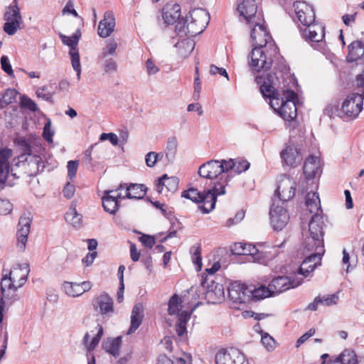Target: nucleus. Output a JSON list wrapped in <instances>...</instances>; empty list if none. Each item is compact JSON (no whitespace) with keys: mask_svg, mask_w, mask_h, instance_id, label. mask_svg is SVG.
<instances>
[{"mask_svg":"<svg viewBox=\"0 0 364 364\" xmlns=\"http://www.w3.org/2000/svg\"><path fill=\"white\" fill-rule=\"evenodd\" d=\"M257 9L255 0H243L237 6L240 16L244 17L248 24H253L255 21L261 19L256 15Z\"/></svg>","mask_w":364,"mask_h":364,"instance_id":"412c9836","label":"nucleus"},{"mask_svg":"<svg viewBox=\"0 0 364 364\" xmlns=\"http://www.w3.org/2000/svg\"><path fill=\"white\" fill-rule=\"evenodd\" d=\"M65 220L72 224L74 227H79L81 225L82 216L77 213L75 208H70L65 215Z\"/></svg>","mask_w":364,"mask_h":364,"instance_id":"c03bdc74","label":"nucleus"},{"mask_svg":"<svg viewBox=\"0 0 364 364\" xmlns=\"http://www.w3.org/2000/svg\"><path fill=\"white\" fill-rule=\"evenodd\" d=\"M139 241L148 248H151L156 243L155 238L153 236L143 234L139 237Z\"/></svg>","mask_w":364,"mask_h":364,"instance_id":"69168bd1","label":"nucleus"},{"mask_svg":"<svg viewBox=\"0 0 364 364\" xmlns=\"http://www.w3.org/2000/svg\"><path fill=\"white\" fill-rule=\"evenodd\" d=\"M338 297L336 294L325 295L321 297V304L323 306H331L336 304Z\"/></svg>","mask_w":364,"mask_h":364,"instance_id":"680f3d73","label":"nucleus"},{"mask_svg":"<svg viewBox=\"0 0 364 364\" xmlns=\"http://www.w3.org/2000/svg\"><path fill=\"white\" fill-rule=\"evenodd\" d=\"M302 36L304 38L312 43H321L325 36L324 27L314 22L310 23L309 26H306V28L302 31Z\"/></svg>","mask_w":364,"mask_h":364,"instance_id":"b1692460","label":"nucleus"},{"mask_svg":"<svg viewBox=\"0 0 364 364\" xmlns=\"http://www.w3.org/2000/svg\"><path fill=\"white\" fill-rule=\"evenodd\" d=\"M146 187L143 184L131 183L126 187V198L129 199H142L146 193Z\"/></svg>","mask_w":364,"mask_h":364,"instance_id":"2f4dec72","label":"nucleus"},{"mask_svg":"<svg viewBox=\"0 0 364 364\" xmlns=\"http://www.w3.org/2000/svg\"><path fill=\"white\" fill-rule=\"evenodd\" d=\"M272 65V59L267 57L263 48L254 47L250 53L249 65L254 73L267 72Z\"/></svg>","mask_w":364,"mask_h":364,"instance_id":"1a4fd4ad","label":"nucleus"},{"mask_svg":"<svg viewBox=\"0 0 364 364\" xmlns=\"http://www.w3.org/2000/svg\"><path fill=\"white\" fill-rule=\"evenodd\" d=\"M178 178L176 177H168L166 174H164L159 179L157 185V189L159 193L162 192L164 188L168 191H175L178 187Z\"/></svg>","mask_w":364,"mask_h":364,"instance_id":"f704fd0d","label":"nucleus"},{"mask_svg":"<svg viewBox=\"0 0 364 364\" xmlns=\"http://www.w3.org/2000/svg\"><path fill=\"white\" fill-rule=\"evenodd\" d=\"M348 62H355L356 67L360 68L361 73L356 77V85L358 87H364V46L359 41L352 42L348 46V54L346 57Z\"/></svg>","mask_w":364,"mask_h":364,"instance_id":"423d86ee","label":"nucleus"},{"mask_svg":"<svg viewBox=\"0 0 364 364\" xmlns=\"http://www.w3.org/2000/svg\"><path fill=\"white\" fill-rule=\"evenodd\" d=\"M114 193V190L111 191H105L104 196L102 198V206L105 211L114 215L119 208V203L117 200V197L114 195H111V193Z\"/></svg>","mask_w":364,"mask_h":364,"instance_id":"c85d7f7f","label":"nucleus"},{"mask_svg":"<svg viewBox=\"0 0 364 364\" xmlns=\"http://www.w3.org/2000/svg\"><path fill=\"white\" fill-rule=\"evenodd\" d=\"M122 345V337L108 338L102 343V348L105 350L114 357L119 355V349Z\"/></svg>","mask_w":364,"mask_h":364,"instance_id":"7c9ffc66","label":"nucleus"},{"mask_svg":"<svg viewBox=\"0 0 364 364\" xmlns=\"http://www.w3.org/2000/svg\"><path fill=\"white\" fill-rule=\"evenodd\" d=\"M54 134V132H53L50 129V122L48 121L45 124L43 128V136L45 140H46L48 143L53 142V136Z\"/></svg>","mask_w":364,"mask_h":364,"instance_id":"e2e57ef3","label":"nucleus"},{"mask_svg":"<svg viewBox=\"0 0 364 364\" xmlns=\"http://www.w3.org/2000/svg\"><path fill=\"white\" fill-rule=\"evenodd\" d=\"M283 164L289 167H296L300 164L303 156L299 145L287 144L280 152Z\"/></svg>","mask_w":364,"mask_h":364,"instance_id":"2eb2a0df","label":"nucleus"},{"mask_svg":"<svg viewBox=\"0 0 364 364\" xmlns=\"http://www.w3.org/2000/svg\"><path fill=\"white\" fill-rule=\"evenodd\" d=\"M296 183L289 178L280 181L274 196L273 203L279 201L286 202L295 195Z\"/></svg>","mask_w":364,"mask_h":364,"instance_id":"aec40b11","label":"nucleus"},{"mask_svg":"<svg viewBox=\"0 0 364 364\" xmlns=\"http://www.w3.org/2000/svg\"><path fill=\"white\" fill-rule=\"evenodd\" d=\"M21 104L23 107H26L31 111L35 112L37 110V105L30 98L26 96H23L21 98Z\"/></svg>","mask_w":364,"mask_h":364,"instance_id":"bf43d9fd","label":"nucleus"},{"mask_svg":"<svg viewBox=\"0 0 364 364\" xmlns=\"http://www.w3.org/2000/svg\"><path fill=\"white\" fill-rule=\"evenodd\" d=\"M31 219L29 216H21L19 219L18 230H17V240L18 247L23 250L26 248V245L28 241V236L30 232Z\"/></svg>","mask_w":364,"mask_h":364,"instance_id":"5701e85b","label":"nucleus"},{"mask_svg":"<svg viewBox=\"0 0 364 364\" xmlns=\"http://www.w3.org/2000/svg\"><path fill=\"white\" fill-rule=\"evenodd\" d=\"M162 17L167 24H173L179 19L181 7L178 4H167L162 10Z\"/></svg>","mask_w":364,"mask_h":364,"instance_id":"cd10ccee","label":"nucleus"},{"mask_svg":"<svg viewBox=\"0 0 364 364\" xmlns=\"http://www.w3.org/2000/svg\"><path fill=\"white\" fill-rule=\"evenodd\" d=\"M78 166H79V161L77 160L69 161L68 162V165H67L68 176L69 177V178L71 181H73V178L76 176Z\"/></svg>","mask_w":364,"mask_h":364,"instance_id":"6e6d98bb","label":"nucleus"},{"mask_svg":"<svg viewBox=\"0 0 364 364\" xmlns=\"http://www.w3.org/2000/svg\"><path fill=\"white\" fill-rule=\"evenodd\" d=\"M75 191V186L70 183H67L63 188V195L67 198H70L74 196Z\"/></svg>","mask_w":364,"mask_h":364,"instance_id":"774afa93","label":"nucleus"},{"mask_svg":"<svg viewBox=\"0 0 364 364\" xmlns=\"http://www.w3.org/2000/svg\"><path fill=\"white\" fill-rule=\"evenodd\" d=\"M181 307V299L177 294L173 295L168 301V314L170 315L178 314Z\"/></svg>","mask_w":364,"mask_h":364,"instance_id":"de8ad7c7","label":"nucleus"},{"mask_svg":"<svg viewBox=\"0 0 364 364\" xmlns=\"http://www.w3.org/2000/svg\"><path fill=\"white\" fill-rule=\"evenodd\" d=\"M321 173L320 160L316 156H310L304 162V174L306 179H312Z\"/></svg>","mask_w":364,"mask_h":364,"instance_id":"a878e982","label":"nucleus"},{"mask_svg":"<svg viewBox=\"0 0 364 364\" xmlns=\"http://www.w3.org/2000/svg\"><path fill=\"white\" fill-rule=\"evenodd\" d=\"M81 288L80 283L65 282L63 284V289L69 296L77 297L82 295Z\"/></svg>","mask_w":364,"mask_h":364,"instance_id":"4c0bfd02","label":"nucleus"},{"mask_svg":"<svg viewBox=\"0 0 364 364\" xmlns=\"http://www.w3.org/2000/svg\"><path fill=\"white\" fill-rule=\"evenodd\" d=\"M144 318V308L141 304L134 305L131 315V326L127 331V334L134 333L141 324Z\"/></svg>","mask_w":364,"mask_h":364,"instance_id":"c756f323","label":"nucleus"},{"mask_svg":"<svg viewBox=\"0 0 364 364\" xmlns=\"http://www.w3.org/2000/svg\"><path fill=\"white\" fill-rule=\"evenodd\" d=\"M364 99V89L362 93H352L349 95L343 101L340 116L341 117H346L353 119L358 117L363 109Z\"/></svg>","mask_w":364,"mask_h":364,"instance_id":"0eeeda50","label":"nucleus"},{"mask_svg":"<svg viewBox=\"0 0 364 364\" xmlns=\"http://www.w3.org/2000/svg\"><path fill=\"white\" fill-rule=\"evenodd\" d=\"M90 335L88 333H86L83 338V343L86 346L87 349L89 351L94 350L96 346L98 345L100 339L97 338L96 336L92 338V341L89 343Z\"/></svg>","mask_w":364,"mask_h":364,"instance_id":"864d4df0","label":"nucleus"},{"mask_svg":"<svg viewBox=\"0 0 364 364\" xmlns=\"http://www.w3.org/2000/svg\"><path fill=\"white\" fill-rule=\"evenodd\" d=\"M250 287H251V294L250 297H251V301H257L265 298L272 296L271 294V290H269L268 287L264 285H254L250 284Z\"/></svg>","mask_w":364,"mask_h":364,"instance_id":"473e14b6","label":"nucleus"},{"mask_svg":"<svg viewBox=\"0 0 364 364\" xmlns=\"http://www.w3.org/2000/svg\"><path fill=\"white\" fill-rule=\"evenodd\" d=\"M296 17L303 26H309L315 21L314 9L305 1H296L293 4Z\"/></svg>","mask_w":364,"mask_h":364,"instance_id":"f3484780","label":"nucleus"},{"mask_svg":"<svg viewBox=\"0 0 364 364\" xmlns=\"http://www.w3.org/2000/svg\"><path fill=\"white\" fill-rule=\"evenodd\" d=\"M47 90L46 87V86H43L41 87H39L37 90H36V95L38 97L40 98H42L43 100H46V101H48V102H53V99H52V94L50 93V92H47L46 93L45 91Z\"/></svg>","mask_w":364,"mask_h":364,"instance_id":"338daca9","label":"nucleus"},{"mask_svg":"<svg viewBox=\"0 0 364 364\" xmlns=\"http://www.w3.org/2000/svg\"><path fill=\"white\" fill-rule=\"evenodd\" d=\"M283 85L274 73H269L264 76V81L260 86L262 95L269 98L271 107L284 120H292L297 115L295 100L297 94L287 87L283 80Z\"/></svg>","mask_w":364,"mask_h":364,"instance_id":"f257e3e1","label":"nucleus"},{"mask_svg":"<svg viewBox=\"0 0 364 364\" xmlns=\"http://www.w3.org/2000/svg\"><path fill=\"white\" fill-rule=\"evenodd\" d=\"M115 27V18L112 11H107L104 14L98 26V35L101 38H107L114 31Z\"/></svg>","mask_w":364,"mask_h":364,"instance_id":"393cba45","label":"nucleus"},{"mask_svg":"<svg viewBox=\"0 0 364 364\" xmlns=\"http://www.w3.org/2000/svg\"><path fill=\"white\" fill-rule=\"evenodd\" d=\"M189 20V29L191 36L201 33L210 21L209 13L203 9L196 8L190 11V16L187 17Z\"/></svg>","mask_w":364,"mask_h":364,"instance_id":"6e6552de","label":"nucleus"},{"mask_svg":"<svg viewBox=\"0 0 364 364\" xmlns=\"http://www.w3.org/2000/svg\"><path fill=\"white\" fill-rule=\"evenodd\" d=\"M23 23L21 21H6L4 25V31L9 36L14 35L18 29H21V25Z\"/></svg>","mask_w":364,"mask_h":364,"instance_id":"a18cd8bd","label":"nucleus"},{"mask_svg":"<svg viewBox=\"0 0 364 364\" xmlns=\"http://www.w3.org/2000/svg\"><path fill=\"white\" fill-rule=\"evenodd\" d=\"M230 177L228 174H223L219 180L214 183L213 188L208 189L214 196L215 203L218 196L225 194V187L228 186Z\"/></svg>","mask_w":364,"mask_h":364,"instance_id":"c9c22d12","label":"nucleus"},{"mask_svg":"<svg viewBox=\"0 0 364 364\" xmlns=\"http://www.w3.org/2000/svg\"><path fill=\"white\" fill-rule=\"evenodd\" d=\"M30 269L28 264H17L9 272L3 275L1 282V292L3 296L9 297L7 291L15 292L26 283Z\"/></svg>","mask_w":364,"mask_h":364,"instance_id":"20e7f679","label":"nucleus"},{"mask_svg":"<svg viewBox=\"0 0 364 364\" xmlns=\"http://www.w3.org/2000/svg\"><path fill=\"white\" fill-rule=\"evenodd\" d=\"M13 208L11 203L6 199H0V214L7 215L11 213Z\"/></svg>","mask_w":364,"mask_h":364,"instance_id":"13d9d810","label":"nucleus"},{"mask_svg":"<svg viewBox=\"0 0 364 364\" xmlns=\"http://www.w3.org/2000/svg\"><path fill=\"white\" fill-rule=\"evenodd\" d=\"M235 254L237 255H252L255 256L258 253V250L255 245L252 244H245V243H237L235 245Z\"/></svg>","mask_w":364,"mask_h":364,"instance_id":"58836bf2","label":"nucleus"},{"mask_svg":"<svg viewBox=\"0 0 364 364\" xmlns=\"http://www.w3.org/2000/svg\"><path fill=\"white\" fill-rule=\"evenodd\" d=\"M189 20L188 18L186 19H180L176 22L175 26V32L179 37L183 38L191 35V30L189 29Z\"/></svg>","mask_w":364,"mask_h":364,"instance_id":"a19ab883","label":"nucleus"},{"mask_svg":"<svg viewBox=\"0 0 364 364\" xmlns=\"http://www.w3.org/2000/svg\"><path fill=\"white\" fill-rule=\"evenodd\" d=\"M303 279L299 277L279 276L269 284V289L272 296L282 293L289 289L296 288L301 284Z\"/></svg>","mask_w":364,"mask_h":364,"instance_id":"9b49d317","label":"nucleus"},{"mask_svg":"<svg viewBox=\"0 0 364 364\" xmlns=\"http://www.w3.org/2000/svg\"><path fill=\"white\" fill-rule=\"evenodd\" d=\"M18 92L15 89H7L1 99H0V107L4 108L9 104H11L16 101V95Z\"/></svg>","mask_w":364,"mask_h":364,"instance_id":"37998d69","label":"nucleus"},{"mask_svg":"<svg viewBox=\"0 0 364 364\" xmlns=\"http://www.w3.org/2000/svg\"><path fill=\"white\" fill-rule=\"evenodd\" d=\"M270 223L274 230H282L288 223L289 216L284 207L273 203L270 211Z\"/></svg>","mask_w":364,"mask_h":364,"instance_id":"a211bd4d","label":"nucleus"},{"mask_svg":"<svg viewBox=\"0 0 364 364\" xmlns=\"http://www.w3.org/2000/svg\"><path fill=\"white\" fill-rule=\"evenodd\" d=\"M263 19L255 21L251 28L250 38L252 41V46L257 48H266L269 43H271L272 37L267 31L266 27L263 24Z\"/></svg>","mask_w":364,"mask_h":364,"instance_id":"f8f14e48","label":"nucleus"},{"mask_svg":"<svg viewBox=\"0 0 364 364\" xmlns=\"http://www.w3.org/2000/svg\"><path fill=\"white\" fill-rule=\"evenodd\" d=\"M12 150L8 148H4L0 150V185H4L10 176L14 178L20 177L14 168H11V170L9 169L8 160L12 156Z\"/></svg>","mask_w":364,"mask_h":364,"instance_id":"dca6fc26","label":"nucleus"},{"mask_svg":"<svg viewBox=\"0 0 364 364\" xmlns=\"http://www.w3.org/2000/svg\"><path fill=\"white\" fill-rule=\"evenodd\" d=\"M181 197L196 203H203L198 208L203 213H209L215 208L214 196L210 191L200 192L197 188H190L182 192Z\"/></svg>","mask_w":364,"mask_h":364,"instance_id":"39448f33","label":"nucleus"},{"mask_svg":"<svg viewBox=\"0 0 364 364\" xmlns=\"http://www.w3.org/2000/svg\"><path fill=\"white\" fill-rule=\"evenodd\" d=\"M198 173L201 178L208 179H213L218 177L220 174L223 173L220 161L210 160L203 164L200 166Z\"/></svg>","mask_w":364,"mask_h":364,"instance_id":"4be33fe9","label":"nucleus"},{"mask_svg":"<svg viewBox=\"0 0 364 364\" xmlns=\"http://www.w3.org/2000/svg\"><path fill=\"white\" fill-rule=\"evenodd\" d=\"M230 299L235 304H245L251 301V287L245 284L234 282L228 289Z\"/></svg>","mask_w":364,"mask_h":364,"instance_id":"4468645a","label":"nucleus"},{"mask_svg":"<svg viewBox=\"0 0 364 364\" xmlns=\"http://www.w3.org/2000/svg\"><path fill=\"white\" fill-rule=\"evenodd\" d=\"M160 156H163V154L156 153L154 151H150L146 154L145 156V162L147 166L154 167L156 161L159 159Z\"/></svg>","mask_w":364,"mask_h":364,"instance_id":"5fc2aeb1","label":"nucleus"},{"mask_svg":"<svg viewBox=\"0 0 364 364\" xmlns=\"http://www.w3.org/2000/svg\"><path fill=\"white\" fill-rule=\"evenodd\" d=\"M60 38L62 41V42L68 46L70 48V50H76L77 49V38L75 37H70L67 36L65 35H63L62 33H60Z\"/></svg>","mask_w":364,"mask_h":364,"instance_id":"4d7b16f0","label":"nucleus"},{"mask_svg":"<svg viewBox=\"0 0 364 364\" xmlns=\"http://www.w3.org/2000/svg\"><path fill=\"white\" fill-rule=\"evenodd\" d=\"M69 54L71 58L72 66L74 70L77 73V80H80L81 75V65L80 61L79 52L77 49H76L73 50H70Z\"/></svg>","mask_w":364,"mask_h":364,"instance_id":"49530a36","label":"nucleus"},{"mask_svg":"<svg viewBox=\"0 0 364 364\" xmlns=\"http://www.w3.org/2000/svg\"><path fill=\"white\" fill-rule=\"evenodd\" d=\"M216 364H249L245 355L238 349H221L215 356Z\"/></svg>","mask_w":364,"mask_h":364,"instance_id":"ddd939ff","label":"nucleus"},{"mask_svg":"<svg viewBox=\"0 0 364 364\" xmlns=\"http://www.w3.org/2000/svg\"><path fill=\"white\" fill-rule=\"evenodd\" d=\"M336 362L340 364H358V360L354 351L346 349L336 358Z\"/></svg>","mask_w":364,"mask_h":364,"instance_id":"ea45409f","label":"nucleus"},{"mask_svg":"<svg viewBox=\"0 0 364 364\" xmlns=\"http://www.w3.org/2000/svg\"><path fill=\"white\" fill-rule=\"evenodd\" d=\"M179 46V54L181 56L186 58L191 54L194 48V45L189 41H183L178 42L175 46Z\"/></svg>","mask_w":364,"mask_h":364,"instance_id":"09e8293b","label":"nucleus"},{"mask_svg":"<svg viewBox=\"0 0 364 364\" xmlns=\"http://www.w3.org/2000/svg\"><path fill=\"white\" fill-rule=\"evenodd\" d=\"M304 252H311L303 261L299 269V274L307 277L321 264V256L324 252L323 239L306 234L302 242Z\"/></svg>","mask_w":364,"mask_h":364,"instance_id":"7ed1b4c3","label":"nucleus"},{"mask_svg":"<svg viewBox=\"0 0 364 364\" xmlns=\"http://www.w3.org/2000/svg\"><path fill=\"white\" fill-rule=\"evenodd\" d=\"M325 226L323 217L319 213L314 214L309 223L307 234L323 239V227Z\"/></svg>","mask_w":364,"mask_h":364,"instance_id":"bb28decb","label":"nucleus"},{"mask_svg":"<svg viewBox=\"0 0 364 364\" xmlns=\"http://www.w3.org/2000/svg\"><path fill=\"white\" fill-rule=\"evenodd\" d=\"M306 205L311 213L321 215V201L318 193L309 192L306 196Z\"/></svg>","mask_w":364,"mask_h":364,"instance_id":"72a5a7b5","label":"nucleus"},{"mask_svg":"<svg viewBox=\"0 0 364 364\" xmlns=\"http://www.w3.org/2000/svg\"><path fill=\"white\" fill-rule=\"evenodd\" d=\"M178 147V141L176 137L172 136L168 138L167 146L166 149V157L169 162H172L176 156Z\"/></svg>","mask_w":364,"mask_h":364,"instance_id":"79ce46f5","label":"nucleus"},{"mask_svg":"<svg viewBox=\"0 0 364 364\" xmlns=\"http://www.w3.org/2000/svg\"><path fill=\"white\" fill-rule=\"evenodd\" d=\"M261 341L268 351H272L274 349L276 342L268 333H264L262 335Z\"/></svg>","mask_w":364,"mask_h":364,"instance_id":"3c124183","label":"nucleus"},{"mask_svg":"<svg viewBox=\"0 0 364 364\" xmlns=\"http://www.w3.org/2000/svg\"><path fill=\"white\" fill-rule=\"evenodd\" d=\"M117 46V43L114 39H109L106 46L102 49L101 58H105L108 55H114Z\"/></svg>","mask_w":364,"mask_h":364,"instance_id":"8fccbe9b","label":"nucleus"},{"mask_svg":"<svg viewBox=\"0 0 364 364\" xmlns=\"http://www.w3.org/2000/svg\"><path fill=\"white\" fill-rule=\"evenodd\" d=\"M201 284L206 288L205 297L208 302L217 304L222 302L225 299V290L223 285L215 282L213 279L203 277Z\"/></svg>","mask_w":364,"mask_h":364,"instance_id":"9d476101","label":"nucleus"},{"mask_svg":"<svg viewBox=\"0 0 364 364\" xmlns=\"http://www.w3.org/2000/svg\"><path fill=\"white\" fill-rule=\"evenodd\" d=\"M1 65L2 70L7 73L9 76H13L14 71L12 70L11 65L9 63V58L6 55H3L1 58Z\"/></svg>","mask_w":364,"mask_h":364,"instance_id":"052dcab7","label":"nucleus"},{"mask_svg":"<svg viewBox=\"0 0 364 364\" xmlns=\"http://www.w3.org/2000/svg\"><path fill=\"white\" fill-rule=\"evenodd\" d=\"M234 172L238 174L247 171L250 167V163L246 160L234 159Z\"/></svg>","mask_w":364,"mask_h":364,"instance_id":"603ef678","label":"nucleus"},{"mask_svg":"<svg viewBox=\"0 0 364 364\" xmlns=\"http://www.w3.org/2000/svg\"><path fill=\"white\" fill-rule=\"evenodd\" d=\"M22 154L18 157L17 165L21 168L24 173L32 176L43 171L44 161L40 157L42 146L40 139H21L19 140Z\"/></svg>","mask_w":364,"mask_h":364,"instance_id":"f03ea898","label":"nucleus"},{"mask_svg":"<svg viewBox=\"0 0 364 364\" xmlns=\"http://www.w3.org/2000/svg\"><path fill=\"white\" fill-rule=\"evenodd\" d=\"M4 18L5 21L23 20L20 13V9L17 5V0H14V5H11L6 8Z\"/></svg>","mask_w":364,"mask_h":364,"instance_id":"e433bc0d","label":"nucleus"},{"mask_svg":"<svg viewBox=\"0 0 364 364\" xmlns=\"http://www.w3.org/2000/svg\"><path fill=\"white\" fill-rule=\"evenodd\" d=\"M221 169H223V173H227L229 171H234V166H235L234 163V159L225 160L223 159L220 161Z\"/></svg>","mask_w":364,"mask_h":364,"instance_id":"0e129e2a","label":"nucleus"},{"mask_svg":"<svg viewBox=\"0 0 364 364\" xmlns=\"http://www.w3.org/2000/svg\"><path fill=\"white\" fill-rule=\"evenodd\" d=\"M92 306L94 311L103 317H109L114 312L113 300L106 292L93 299Z\"/></svg>","mask_w":364,"mask_h":364,"instance_id":"6ab92c4d","label":"nucleus"}]
</instances>
